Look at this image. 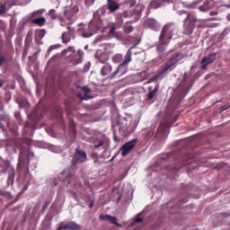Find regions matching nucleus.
<instances>
[{
  "instance_id": "obj_13",
  "label": "nucleus",
  "mask_w": 230,
  "mask_h": 230,
  "mask_svg": "<svg viewBox=\"0 0 230 230\" xmlns=\"http://www.w3.org/2000/svg\"><path fill=\"white\" fill-rule=\"evenodd\" d=\"M144 28L153 30L155 31H159L160 23L154 18H148L144 22Z\"/></svg>"
},
{
  "instance_id": "obj_64",
  "label": "nucleus",
  "mask_w": 230,
  "mask_h": 230,
  "mask_svg": "<svg viewBox=\"0 0 230 230\" xmlns=\"http://www.w3.org/2000/svg\"><path fill=\"white\" fill-rule=\"evenodd\" d=\"M4 13V11L0 10V15H2V13Z\"/></svg>"
},
{
  "instance_id": "obj_46",
  "label": "nucleus",
  "mask_w": 230,
  "mask_h": 230,
  "mask_svg": "<svg viewBox=\"0 0 230 230\" xmlns=\"http://www.w3.org/2000/svg\"><path fill=\"white\" fill-rule=\"evenodd\" d=\"M15 119L18 120V122H20V121H21L22 117H21L20 112H16V113H15Z\"/></svg>"
},
{
  "instance_id": "obj_2",
  "label": "nucleus",
  "mask_w": 230,
  "mask_h": 230,
  "mask_svg": "<svg viewBox=\"0 0 230 230\" xmlns=\"http://www.w3.org/2000/svg\"><path fill=\"white\" fill-rule=\"evenodd\" d=\"M179 14H187L185 20H183V35L190 36L193 33V31L196 29V23L198 22L196 13L182 10L179 13Z\"/></svg>"
},
{
  "instance_id": "obj_9",
  "label": "nucleus",
  "mask_w": 230,
  "mask_h": 230,
  "mask_svg": "<svg viewBox=\"0 0 230 230\" xmlns=\"http://www.w3.org/2000/svg\"><path fill=\"white\" fill-rule=\"evenodd\" d=\"M192 87V81L188 77H184L181 84L178 86V91L181 92V96H186Z\"/></svg>"
},
{
  "instance_id": "obj_40",
  "label": "nucleus",
  "mask_w": 230,
  "mask_h": 230,
  "mask_svg": "<svg viewBox=\"0 0 230 230\" xmlns=\"http://www.w3.org/2000/svg\"><path fill=\"white\" fill-rule=\"evenodd\" d=\"M8 182H11V184H13L14 182V174L11 173L8 175Z\"/></svg>"
},
{
  "instance_id": "obj_63",
  "label": "nucleus",
  "mask_w": 230,
  "mask_h": 230,
  "mask_svg": "<svg viewBox=\"0 0 230 230\" xmlns=\"http://www.w3.org/2000/svg\"><path fill=\"white\" fill-rule=\"evenodd\" d=\"M59 21L63 22V18H62V17H59Z\"/></svg>"
},
{
  "instance_id": "obj_42",
  "label": "nucleus",
  "mask_w": 230,
  "mask_h": 230,
  "mask_svg": "<svg viewBox=\"0 0 230 230\" xmlns=\"http://www.w3.org/2000/svg\"><path fill=\"white\" fill-rule=\"evenodd\" d=\"M6 63V58L3 55H0V66Z\"/></svg>"
},
{
  "instance_id": "obj_10",
  "label": "nucleus",
  "mask_w": 230,
  "mask_h": 230,
  "mask_svg": "<svg viewBox=\"0 0 230 230\" xmlns=\"http://www.w3.org/2000/svg\"><path fill=\"white\" fill-rule=\"evenodd\" d=\"M91 27V23L88 26L79 28V32L83 35L84 38H89L94 35L101 28H96V25Z\"/></svg>"
},
{
  "instance_id": "obj_44",
  "label": "nucleus",
  "mask_w": 230,
  "mask_h": 230,
  "mask_svg": "<svg viewBox=\"0 0 230 230\" xmlns=\"http://www.w3.org/2000/svg\"><path fill=\"white\" fill-rule=\"evenodd\" d=\"M143 221H144V219L140 217V215L137 216V217L135 219L136 223H141Z\"/></svg>"
},
{
  "instance_id": "obj_56",
  "label": "nucleus",
  "mask_w": 230,
  "mask_h": 230,
  "mask_svg": "<svg viewBox=\"0 0 230 230\" xmlns=\"http://www.w3.org/2000/svg\"><path fill=\"white\" fill-rule=\"evenodd\" d=\"M0 128H1V129L4 128V125H3L2 121H0Z\"/></svg>"
},
{
  "instance_id": "obj_36",
  "label": "nucleus",
  "mask_w": 230,
  "mask_h": 230,
  "mask_svg": "<svg viewBox=\"0 0 230 230\" xmlns=\"http://www.w3.org/2000/svg\"><path fill=\"white\" fill-rule=\"evenodd\" d=\"M58 120H59V123L62 124V126L64 127V128H66V122H65V119H63V114L58 111Z\"/></svg>"
},
{
  "instance_id": "obj_48",
  "label": "nucleus",
  "mask_w": 230,
  "mask_h": 230,
  "mask_svg": "<svg viewBox=\"0 0 230 230\" xmlns=\"http://www.w3.org/2000/svg\"><path fill=\"white\" fill-rule=\"evenodd\" d=\"M181 166H179V167H172V172H178L180 170H181Z\"/></svg>"
},
{
  "instance_id": "obj_12",
  "label": "nucleus",
  "mask_w": 230,
  "mask_h": 230,
  "mask_svg": "<svg viewBox=\"0 0 230 230\" xmlns=\"http://www.w3.org/2000/svg\"><path fill=\"white\" fill-rule=\"evenodd\" d=\"M67 31L66 32H63L61 39H62V42L64 44H66L67 42H70V40H75V30L73 27H66Z\"/></svg>"
},
{
  "instance_id": "obj_58",
  "label": "nucleus",
  "mask_w": 230,
  "mask_h": 230,
  "mask_svg": "<svg viewBox=\"0 0 230 230\" xmlns=\"http://www.w3.org/2000/svg\"><path fill=\"white\" fill-rule=\"evenodd\" d=\"M31 142V139H28V141L26 142V145H29Z\"/></svg>"
},
{
  "instance_id": "obj_28",
  "label": "nucleus",
  "mask_w": 230,
  "mask_h": 230,
  "mask_svg": "<svg viewBox=\"0 0 230 230\" xmlns=\"http://www.w3.org/2000/svg\"><path fill=\"white\" fill-rule=\"evenodd\" d=\"M122 60H124V56H122V54H115L113 58H111V61L114 64H119Z\"/></svg>"
},
{
  "instance_id": "obj_5",
  "label": "nucleus",
  "mask_w": 230,
  "mask_h": 230,
  "mask_svg": "<svg viewBox=\"0 0 230 230\" xmlns=\"http://www.w3.org/2000/svg\"><path fill=\"white\" fill-rule=\"evenodd\" d=\"M180 54H175L172 57L170 58V59L164 63V66H162V71L160 74H157L155 77H153L152 80H149L148 83H151L152 81H155L156 79H159L160 76H164L166 75L168 71H172L173 68H175V65L177 62H179Z\"/></svg>"
},
{
  "instance_id": "obj_14",
  "label": "nucleus",
  "mask_w": 230,
  "mask_h": 230,
  "mask_svg": "<svg viewBox=\"0 0 230 230\" xmlns=\"http://www.w3.org/2000/svg\"><path fill=\"white\" fill-rule=\"evenodd\" d=\"M111 72H112V66L110 65L109 63H106L104 65V66H102V69H101V75L102 76H107L106 77L107 79H113L114 77L117 76V75H115L112 77H111V76L112 75L113 73L116 72V70H114L113 73H111ZM110 73H111V74H110Z\"/></svg>"
},
{
  "instance_id": "obj_7",
  "label": "nucleus",
  "mask_w": 230,
  "mask_h": 230,
  "mask_svg": "<svg viewBox=\"0 0 230 230\" xmlns=\"http://www.w3.org/2000/svg\"><path fill=\"white\" fill-rule=\"evenodd\" d=\"M137 145V138H134L126 144H123L122 146L119 148V153H121L122 156H127L130 154V152L135 149V146Z\"/></svg>"
},
{
  "instance_id": "obj_34",
  "label": "nucleus",
  "mask_w": 230,
  "mask_h": 230,
  "mask_svg": "<svg viewBox=\"0 0 230 230\" xmlns=\"http://www.w3.org/2000/svg\"><path fill=\"white\" fill-rule=\"evenodd\" d=\"M48 15H49L51 20H56L58 19V14H57V11L54 9L49 10V12H48Z\"/></svg>"
},
{
  "instance_id": "obj_47",
  "label": "nucleus",
  "mask_w": 230,
  "mask_h": 230,
  "mask_svg": "<svg viewBox=\"0 0 230 230\" xmlns=\"http://www.w3.org/2000/svg\"><path fill=\"white\" fill-rule=\"evenodd\" d=\"M171 156H172V153H167V157L162 156V160L167 161L169 158H171Z\"/></svg>"
},
{
  "instance_id": "obj_53",
  "label": "nucleus",
  "mask_w": 230,
  "mask_h": 230,
  "mask_svg": "<svg viewBox=\"0 0 230 230\" xmlns=\"http://www.w3.org/2000/svg\"><path fill=\"white\" fill-rule=\"evenodd\" d=\"M56 230H65V228L61 225H59V226Z\"/></svg>"
},
{
  "instance_id": "obj_35",
  "label": "nucleus",
  "mask_w": 230,
  "mask_h": 230,
  "mask_svg": "<svg viewBox=\"0 0 230 230\" xmlns=\"http://www.w3.org/2000/svg\"><path fill=\"white\" fill-rule=\"evenodd\" d=\"M228 34H230V27L226 28L223 32L220 33V38H226Z\"/></svg>"
},
{
  "instance_id": "obj_30",
  "label": "nucleus",
  "mask_w": 230,
  "mask_h": 230,
  "mask_svg": "<svg viewBox=\"0 0 230 230\" xmlns=\"http://www.w3.org/2000/svg\"><path fill=\"white\" fill-rule=\"evenodd\" d=\"M93 161V164L97 166L101 165V161L99 159V154L97 153H92V155H90Z\"/></svg>"
},
{
  "instance_id": "obj_23",
  "label": "nucleus",
  "mask_w": 230,
  "mask_h": 230,
  "mask_svg": "<svg viewBox=\"0 0 230 230\" xmlns=\"http://www.w3.org/2000/svg\"><path fill=\"white\" fill-rule=\"evenodd\" d=\"M108 9L110 13H116L118 9H119V4H118L117 2H111V0H108Z\"/></svg>"
},
{
  "instance_id": "obj_32",
  "label": "nucleus",
  "mask_w": 230,
  "mask_h": 230,
  "mask_svg": "<svg viewBox=\"0 0 230 230\" xmlns=\"http://www.w3.org/2000/svg\"><path fill=\"white\" fill-rule=\"evenodd\" d=\"M83 57H84L83 51L82 50H77V53H76L75 58V64L82 63Z\"/></svg>"
},
{
  "instance_id": "obj_24",
  "label": "nucleus",
  "mask_w": 230,
  "mask_h": 230,
  "mask_svg": "<svg viewBox=\"0 0 230 230\" xmlns=\"http://www.w3.org/2000/svg\"><path fill=\"white\" fill-rule=\"evenodd\" d=\"M46 31L41 29L36 31V42L37 44H42L41 39H44Z\"/></svg>"
},
{
  "instance_id": "obj_29",
  "label": "nucleus",
  "mask_w": 230,
  "mask_h": 230,
  "mask_svg": "<svg viewBox=\"0 0 230 230\" xmlns=\"http://www.w3.org/2000/svg\"><path fill=\"white\" fill-rule=\"evenodd\" d=\"M68 127L70 128L71 132L75 135V122L71 117H68Z\"/></svg>"
},
{
  "instance_id": "obj_16",
  "label": "nucleus",
  "mask_w": 230,
  "mask_h": 230,
  "mask_svg": "<svg viewBox=\"0 0 230 230\" xmlns=\"http://www.w3.org/2000/svg\"><path fill=\"white\" fill-rule=\"evenodd\" d=\"M172 3V0H153L149 3L148 9H157L163 6L164 4Z\"/></svg>"
},
{
  "instance_id": "obj_6",
  "label": "nucleus",
  "mask_w": 230,
  "mask_h": 230,
  "mask_svg": "<svg viewBox=\"0 0 230 230\" xmlns=\"http://www.w3.org/2000/svg\"><path fill=\"white\" fill-rule=\"evenodd\" d=\"M105 11L103 8L98 9L97 11L93 12V18L90 22V29H93L95 25L96 29H102L103 27V22L101 19V14L104 15Z\"/></svg>"
},
{
  "instance_id": "obj_4",
  "label": "nucleus",
  "mask_w": 230,
  "mask_h": 230,
  "mask_svg": "<svg viewBox=\"0 0 230 230\" xmlns=\"http://www.w3.org/2000/svg\"><path fill=\"white\" fill-rule=\"evenodd\" d=\"M16 147L20 149V155H18V164L16 170L20 173V176H28V174L30 173V160L28 157L24 156L22 146H19L16 144Z\"/></svg>"
},
{
  "instance_id": "obj_18",
  "label": "nucleus",
  "mask_w": 230,
  "mask_h": 230,
  "mask_svg": "<svg viewBox=\"0 0 230 230\" xmlns=\"http://www.w3.org/2000/svg\"><path fill=\"white\" fill-rule=\"evenodd\" d=\"M100 220L101 221H110L114 226H117L118 227H121V224L117 223L118 219L116 217H111L110 215H100Z\"/></svg>"
},
{
  "instance_id": "obj_38",
  "label": "nucleus",
  "mask_w": 230,
  "mask_h": 230,
  "mask_svg": "<svg viewBox=\"0 0 230 230\" xmlns=\"http://www.w3.org/2000/svg\"><path fill=\"white\" fill-rule=\"evenodd\" d=\"M119 29H121V27L111 25V30L109 31V34L112 35V34H114L116 32V31H118Z\"/></svg>"
},
{
  "instance_id": "obj_45",
  "label": "nucleus",
  "mask_w": 230,
  "mask_h": 230,
  "mask_svg": "<svg viewBox=\"0 0 230 230\" xmlns=\"http://www.w3.org/2000/svg\"><path fill=\"white\" fill-rule=\"evenodd\" d=\"M28 189H29V182L25 183L23 189H22V193H24L25 191H27Z\"/></svg>"
},
{
  "instance_id": "obj_59",
  "label": "nucleus",
  "mask_w": 230,
  "mask_h": 230,
  "mask_svg": "<svg viewBox=\"0 0 230 230\" xmlns=\"http://www.w3.org/2000/svg\"><path fill=\"white\" fill-rule=\"evenodd\" d=\"M117 155H114L113 157H111V161H113L114 159H116Z\"/></svg>"
},
{
  "instance_id": "obj_27",
  "label": "nucleus",
  "mask_w": 230,
  "mask_h": 230,
  "mask_svg": "<svg viewBox=\"0 0 230 230\" xmlns=\"http://www.w3.org/2000/svg\"><path fill=\"white\" fill-rule=\"evenodd\" d=\"M123 24H124V18L115 16V23H111V26L121 28Z\"/></svg>"
},
{
  "instance_id": "obj_60",
  "label": "nucleus",
  "mask_w": 230,
  "mask_h": 230,
  "mask_svg": "<svg viewBox=\"0 0 230 230\" xmlns=\"http://www.w3.org/2000/svg\"><path fill=\"white\" fill-rule=\"evenodd\" d=\"M7 126H10V119H7Z\"/></svg>"
},
{
  "instance_id": "obj_49",
  "label": "nucleus",
  "mask_w": 230,
  "mask_h": 230,
  "mask_svg": "<svg viewBox=\"0 0 230 230\" xmlns=\"http://www.w3.org/2000/svg\"><path fill=\"white\" fill-rule=\"evenodd\" d=\"M99 61H100L102 64H105V63H107L108 59H101V58H99Z\"/></svg>"
},
{
  "instance_id": "obj_37",
  "label": "nucleus",
  "mask_w": 230,
  "mask_h": 230,
  "mask_svg": "<svg viewBox=\"0 0 230 230\" xmlns=\"http://www.w3.org/2000/svg\"><path fill=\"white\" fill-rule=\"evenodd\" d=\"M50 204L49 200H46L45 203H43L42 208H41V213L44 214L45 211L48 209L49 206Z\"/></svg>"
},
{
  "instance_id": "obj_57",
  "label": "nucleus",
  "mask_w": 230,
  "mask_h": 230,
  "mask_svg": "<svg viewBox=\"0 0 230 230\" xmlns=\"http://www.w3.org/2000/svg\"><path fill=\"white\" fill-rule=\"evenodd\" d=\"M3 85H4L3 81H0V88H2Z\"/></svg>"
},
{
  "instance_id": "obj_21",
  "label": "nucleus",
  "mask_w": 230,
  "mask_h": 230,
  "mask_svg": "<svg viewBox=\"0 0 230 230\" xmlns=\"http://www.w3.org/2000/svg\"><path fill=\"white\" fill-rule=\"evenodd\" d=\"M158 90H159L158 84H156L155 88L154 86H148L147 101L153 100L156 93H158Z\"/></svg>"
},
{
  "instance_id": "obj_43",
  "label": "nucleus",
  "mask_w": 230,
  "mask_h": 230,
  "mask_svg": "<svg viewBox=\"0 0 230 230\" xmlns=\"http://www.w3.org/2000/svg\"><path fill=\"white\" fill-rule=\"evenodd\" d=\"M182 4H183V7H185V8H193V6L196 5V3H193V4L182 3Z\"/></svg>"
},
{
  "instance_id": "obj_61",
  "label": "nucleus",
  "mask_w": 230,
  "mask_h": 230,
  "mask_svg": "<svg viewBox=\"0 0 230 230\" xmlns=\"http://www.w3.org/2000/svg\"><path fill=\"white\" fill-rule=\"evenodd\" d=\"M227 20L230 22V14L227 15Z\"/></svg>"
},
{
  "instance_id": "obj_20",
  "label": "nucleus",
  "mask_w": 230,
  "mask_h": 230,
  "mask_svg": "<svg viewBox=\"0 0 230 230\" xmlns=\"http://www.w3.org/2000/svg\"><path fill=\"white\" fill-rule=\"evenodd\" d=\"M62 175L64 176V181H68V183L66 184L67 187L73 184L74 180H70L71 178H73V173H71L70 170H64L62 172Z\"/></svg>"
},
{
  "instance_id": "obj_52",
  "label": "nucleus",
  "mask_w": 230,
  "mask_h": 230,
  "mask_svg": "<svg viewBox=\"0 0 230 230\" xmlns=\"http://www.w3.org/2000/svg\"><path fill=\"white\" fill-rule=\"evenodd\" d=\"M68 50H71L72 52L75 51V47H68Z\"/></svg>"
},
{
  "instance_id": "obj_33",
  "label": "nucleus",
  "mask_w": 230,
  "mask_h": 230,
  "mask_svg": "<svg viewBox=\"0 0 230 230\" xmlns=\"http://www.w3.org/2000/svg\"><path fill=\"white\" fill-rule=\"evenodd\" d=\"M64 15H65V18L67 19V21H71L73 19L74 15H75V13H74L70 10H65Z\"/></svg>"
},
{
  "instance_id": "obj_25",
  "label": "nucleus",
  "mask_w": 230,
  "mask_h": 230,
  "mask_svg": "<svg viewBox=\"0 0 230 230\" xmlns=\"http://www.w3.org/2000/svg\"><path fill=\"white\" fill-rule=\"evenodd\" d=\"M134 27L132 26V22H127L123 25V32L126 34H129L130 32H133Z\"/></svg>"
},
{
  "instance_id": "obj_31",
  "label": "nucleus",
  "mask_w": 230,
  "mask_h": 230,
  "mask_svg": "<svg viewBox=\"0 0 230 230\" xmlns=\"http://www.w3.org/2000/svg\"><path fill=\"white\" fill-rule=\"evenodd\" d=\"M131 15H132V13H130V12H128V11H124L122 13H119L115 14V16L119 17L121 19H128V18H130Z\"/></svg>"
},
{
  "instance_id": "obj_19",
  "label": "nucleus",
  "mask_w": 230,
  "mask_h": 230,
  "mask_svg": "<svg viewBox=\"0 0 230 230\" xmlns=\"http://www.w3.org/2000/svg\"><path fill=\"white\" fill-rule=\"evenodd\" d=\"M101 146L102 148L107 149L109 146V143L107 139H95L93 140V148L99 149Z\"/></svg>"
},
{
  "instance_id": "obj_54",
  "label": "nucleus",
  "mask_w": 230,
  "mask_h": 230,
  "mask_svg": "<svg viewBox=\"0 0 230 230\" xmlns=\"http://www.w3.org/2000/svg\"><path fill=\"white\" fill-rule=\"evenodd\" d=\"M40 14V11H37V12H34L33 13H32V16H36V15H39Z\"/></svg>"
},
{
  "instance_id": "obj_62",
  "label": "nucleus",
  "mask_w": 230,
  "mask_h": 230,
  "mask_svg": "<svg viewBox=\"0 0 230 230\" xmlns=\"http://www.w3.org/2000/svg\"><path fill=\"white\" fill-rule=\"evenodd\" d=\"M72 190H75V185H72Z\"/></svg>"
},
{
  "instance_id": "obj_15",
  "label": "nucleus",
  "mask_w": 230,
  "mask_h": 230,
  "mask_svg": "<svg viewBox=\"0 0 230 230\" xmlns=\"http://www.w3.org/2000/svg\"><path fill=\"white\" fill-rule=\"evenodd\" d=\"M217 53H212L208 54L207 57H204L201 60V68L206 69L207 66H209L210 64L214 63L217 59Z\"/></svg>"
},
{
  "instance_id": "obj_3",
  "label": "nucleus",
  "mask_w": 230,
  "mask_h": 230,
  "mask_svg": "<svg viewBox=\"0 0 230 230\" xmlns=\"http://www.w3.org/2000/svg\"><path fill=\"white\" fill-rule=\"evenodd\" d=\"M137 45L138 43H135L134 46L130 47V49L127 50L124 60L122 63H119L117 70H115V72L111 75V78L116 75L123 76L128 71V65L130 62H132V49H136Z\"/></svg>"
},
{
  "instance_id": "obj_51",
  "label": "nucleus",
  "mask_w": 230,
  "mask_h": 230,
  "mask_svg": "<svg viewBox=\"0 0 230 230\" xmlns=\"http://www.w3.org/2000/svg\"><path fill=\"white\" fill-rule=\"evenodd\" d=\"M57 48H58L57 45H53V46L49 47V50L56 49Z\"/></svg>"
},
{
  "instance_id": "obj_8",
  "label": "nucleus",
  "mask_w": 230,
  "mask_h": 230,
  "mask_svg": "<svg viewBox=\"0 0 230 230\" xmlns=\"http://www.w3.org/2000/svg\"><path fill=\"white\" fill-rule=\"evenodd\" d=\"M87 161V154L84 150L79 147L75 148V155L72 159V164L76 165L81 163H84Z\"/></svg>"
},
{
  "instance_id": "obj_55",
  "label": "nucleus",
  "mask_w": 230,
  "mask_h": 230,
  "mask_svg": "<svg viewBox=\"0 0 230 230\" xmlns=\"http://www.w3.org/2000/svg\"><path fill=\"white\" fill-rule=\"evenodd\" d=\"M94 206V201H92V203H90L89 205V208H92Z\"/></svg>"
},
{
  "instance_id": "obj_22",
  "label": "nucleus",
  "mask_w": 230,
  "mask_h": 230,
  "mask_svg": "<svg viewBox=\"0 0 230 230\" xmlns=\"http://www.w3.org/2000/svg\"><path fill=\"white\" fill-rule=\"evenodd\" d=\"M32 128H33L32 123H30L28 121L25 122V126L23 128V136H32L33 135Z\"/></svg>"
},
{
  "instance_id": "obj_41",
  "label": "nucleus",
  "mask_w": 230,
  "mask_h": 230,
  "mask_svg": "<svg viewBox=\"0 0 230 230\" xmlns=\"http://www.w3.org/2000/svg\"><path fill=\"white\" fill-rule=\"evenodd\" d=\"M127 4H128L130 7H133L135 4H137V0H127Z\"/></svg>"
},
{
  "instance_id": "obj_39",
  "label": "nucleus",
  "mask_w": 230,
  "mask_h": 230,
  "mask_svg": "<svg viewBox=\"0 0 230 230\" xmlns=\"http://www.w3.org/2000/svg\"><path fill=\"white\" fill-rule=\"evenodd\" d=\"M67 11H70L73 13L76 14L79 12V8H78V6L75 5V6L71 7L70 10H67Z\"/></svg>"
},
{
  "instance_id": "obj_17",
  "label": "nucleus",
  "mask_w": 230,
  "mask_h": 230,
  "mask_svg": "<svg viewBox=\"0 0 230 230\" xmlns=\"http://www.w3.org/2000/svg\"><path fill=\"white\" fill-rule=\"evenodd\" d=\"M60 226L64 228V230H80L82 226L78 224L75 223L74 221H70L67 223H60Z\"/></svg>"
},
{
  "instance_id": "obj_1",
  "label": "nucleus",
  "mask_w": 230,
  "mask_h": 230,
  "mask_svg": "<svg viewBox=\"0 0 230 230\" xmlns=\"http://www.w3.org/2000/svg\"><path fill=\"white\" fill-rule=\"evenodd\" d=\"M176 27L174 22H168L162 28L160 36H159V45L156 47V51L159 54L160 59H163L166 57L164 51H166V46L171 42L173 32H175Z\"/></svg>"
},
{
  "instance_id": "obj_50",
  "label": "nucleus",
  "mask_w": 230,
  "mask_h": 230,
  "mask_svg": "<svg viewBox=\"0 0 230 230\" xmlns=\"http://www.w3.org/2000/svg\"><path fill=\"white\" fill-rule=\"evenodd\" d=\"M27 55H28V50H27V49H24L23 57H27Z\"/></svg>"
},
{
  "instance_id": "obj_26",
  "label": "nucleus",
  "mask_w": 230,
  "mask_h": 230,
  "mask_svg": "<svg viewBox=\"0 0 230 230\" xmlns=\"http://www.w3.org/2000/svg\"><path fill=\"white\" fill-rule=\"evenodd\" d=\"M31 22L32 24H37L41 27V26H44V24L46 23V19L45 17L41 16L40 18H37L35 20L31 21Z\"/></svg>"
},
{
  "instance_id": "obj_11",
  "label": "nucleus",
  "mask_w": 230,
  "mask_h": 230,
  "mask_svg": "<svg viewBox=\"0 0 230 230\" xmlns=\"http://www.w3.org/2000/svg\"><path fill=\"white\" fill-rule=\"evenodd\" d=\"M92 93V90H91L90 87L83 86V87H81V91L77 92L76 97H77V99H79L81 101L92 100L93 97L88 94V93Z\"/></svg>"
}]
</instances>
